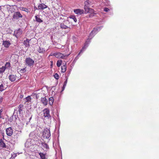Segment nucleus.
Here are the masks:
<instances>
[{"label":"nucleus","instance_id":"nucleus-37","mask_svg":"<svg viewBox=\"0 0 159 159\" xmlns=\"http://www.w3.org/2000/svg\"><path fill=\"white\" fill-rule=\"evenodd\" d=\"M66 86H65L64 85H63V86L62 88V91H63L64 90Z\"/></svg>","mask_w":159,"mask_h":159},{"label":"nucleus","instance_id":"nucleus-42","mask_svg":"<svg viewBox=\"0 0 159 159\" xmlns=\"http://www.w3.org/2000/svg\"><path fill=\"white\" fill-rule=\"evenodd\" d=\"M105 1H106V2H107V1H108V0H105Z\"/></svg>","mask_w":159,"mask_h":159},{"label":"nucleus","instance_id":"nucleus-21","mask_svg":"<svg viewBox=\"0 0 159 159\" xmlns=\"http://www.w3.org/2000/svg\"><path fill=\"white\" fill-rule=\"evenodd\" d=\"M35 18L36 21L38 22L41 23L43 22V20L39 18V16H35Z\"/></svg>","mask_w":159,"mask_h":159},{"label":"nucleus","instance_id":"nucleus-28","mask_svg":"<svg viewBox=\"0 0 159 159\" xmlns=\"http://www.w3.org/2000/svg\"><path fill=\"white\" fill-rule=\"evenodd\" d=\"M5 89L3 84H2L0 85V92H2Z\"/></svg>","mask_w":159,"mask_h":159},{"label":"nucleus","instance_id":"nucleus-39","mask_svg":"<svg viewBox=\"0 0 159 159\" xmlns=\"http://www.w3.org/2000/svg\"><path fill=\"white\" fill-rule=\"evenodd\" d=\"M20 98H23V96L22 95H20Z\"/></svg>","mask_w":159,"mask_h":159},{"label":"nucleus","instance_id":"nucleus-20","mask_svg":"<svg viewBox=\"0 0 159 159\" xmlns=\"http://www.w3.org/2000/svg\"><path fill=\"white\" fill-rule=\"evenodd\" d=\"M0 146L2 148H6V145L2 139H0Z\"/></svg>","mask_w":159,"mask_h":159},{"label":"nucleus","instance_id":"nucleus-16","mask_svg":"<svg viewBox=\"0 0 159 159\" xmlns=\"http://www.w3.org/2000/svg\"><path fill=\"white\" fill-rule=\"evenodd\" d=\"M66 64H65L61 67V72L64 73L66 72Z\"/></svg>","mask_w":159,"mask_h":159},{"label":"nucleus","instance_id":"nucleus-23","mask_svg":"<svg viewBox=\"0 0 159 159\" xmlns=\"http://www.w3.org/2000/svg\"><path fill=\"white\" fill-rule=\"evenodd\" d=\"M49 104L51 105L52 106V105L53 104V102L54 101V99L52 97H50L49 98Z\"/></svg>","mask_w":159,"mask_h":159},{"label":"nucleus","instance_id":"nucleus-26","mask_svg":"<svg viewBox=\"0 0 159 159\" xmlns=\"http://www.w3.org/2000/svg\"><path fill=\"white\" fill-rule=\"evenodd\" d=\"M62 61L61 60H58L57 62V65L58 67H60Z\"/></svg>","mask_w":159,"mask_h":159},{"label":"nucleus","instance_id":"nucleus-32","mask_svg":"<svg viewBox=\"0 0 159 159\" xmlns=\"http://www.w3.org/2000/svg\"><path fill=\"white\" fill-rule=\"evenodd\" d=\"M54 78L57 80L58 79L59 76L58 75L57 73H56L54 75Z\"/></svg>","mask_w":159,"mask_h":159},{"label":"nucleus","instance_id":"nucleus-19","mask_svg":"<svg viewBox=\"0 0 159 159\" xmlns=\"http://www.w3.org/2000/svg\"><path fill=\"white\" fill-rule=\"evenodd\" d=\"M29 40L27 39L26 40H24L23 42L25 46L26 47H28L29 46Z\"/></svg>","mask_w":159,"mask_h":159},{"label":"nucleus","instance_id":"nucleus-30","mask_svg":"<svg viewBox=\"0 0 159 159\" xmlns=\"http://www.w3.org/2000/svg\"><path fill=\"white\" fill-rule=\"evenodd\" d=\"M38 52L40 53H43L45 51L43 50V49H41L40 48L38 50Z\"/></svg>","mask_w":159,"mask_h":159},{"label":"nucleus","instance_id":"nucleus-17","mask_svg":"<svg viewBox=\"0 0 159 159\" xmlns=\"http://www.w3.org/2000/svg\"><path fill=\"white\" fill-rule=\"evenodd\" d=\"M60 27L62 29H68V30L70 31V28H69L66 25H65L64 23H61L60 25Z\"/></svg>","mask_w":159,"mask_h":159},{"label":"nucleus","instance_id":"nucleus-33","mask_svg":"<svg viewBox=\"0 0 159 159\" xmlns=\"http://www.w3.org/2000/svg\"><path fill=\"white\" fill-rule=\"evenodd\" d=\"M68 79V78L67 77H66V80H65V81L64 82V84H63V85H64L65 86H66V84H67V82Z\"/></svg>","mask_w":159,"mask_h":159},{"label":"nucleus","instance_id":"nucleus-9","mask_svg":"<svg viewBox=\"0 0 159 159\" xmlns=\"http://www.w3.org/2000/svg\"><path fill=\"white\" fill-rule=\"evenodd\" d=\"M6 131L7 135L10 136L12 135L13 133V130L11 127L7 128Z\"/></svg>","mask_w":159,"mask_h":159},{"label":"nucleus","instance_id":"nucleus-29","mask_svg":"<svg viewBox=\"0 0 159 159\" xmlns=\"http://www.w3.org/2000/svg\"><path fill=\"white\" fill-rule=\"evenodd\" d=\"M5 67L4 66H2V67L0 68V73H3L5 70Z\"/></svg>","mask_w":159,"mask_h":159},{"label":"nucleus","instance_id":"nucleus-35","mask_svg":"<svg viewBox=\"0 0 159 159\" xmlns=\"http://www.w3.org/2000/svg\"><path fill=\"white\" fill-rule=\"evenodd\" d=\"M104 11L106 12H107L109 11V9L105 7L104 9Z\"/></svg>","mask_w":159,"mask_h":159},{"label":"nucleus","instance_id":"nucleus-12","mask_svg":"<svg viewBox=\"0 0 159 159\" xmlns=\"http://www.w3.org/2000/svg\"><path fill=\"white\" fill-rule=\"evenodd\" d=\"M47 7V6L43 3L39 4L38 6V9L39 10H43Z\"/></svg>","mask_w":159,"mask_h":159},{"label":"nucleus","instance_id":"nucleus-11","mask_svg":"<svg viewBox=\"0 0 159 159\" xmlns=\"http://www.w3.org/2000/svg\"><path fill=\"white\" fill-rule=\"evenodd\" d=\"M2 44L5 48H8L9 46L11 44V43L9 41H3Z\"/></svg>","mask_w":159,"mask_h":159},{"label":"nucleus","instance_id":"nucleus-31","mask_svg":"<svg viewBox=\"0 0 159 159\" xmlns=\"http://www.w3.org/2000/svg\"><path fill=\"white\" fill-rule=\"evenodd\" d=\"M10 64L9 62H7L5 64V68H8L10 66Z\"/></svg>","mask_w":159,"mask_h":159},{"label":"nucleus","instance_id":"nucleus-24","mask_svg":"<svg viewBox=\"0 0 159 159\" xmlns=\"http://www.w3.org/2000/svg\"><path fill=\"white\" fill-rule=\"evenodd\" d=\"M39 154L40 155L41 158V159H45V155L43 153L40 152L39 153Z\"/></svg>","mask_w":159,"mask_h":159},{"label":"nucleus","instance_id":"nucleus-43","mask_svg":"<svg viewBox=\"0 0 159 159\" xmlns=\"http://www.w3.org/2000/svg\"><path fill=\"white\" fill-rule=\"evenodd\" d=\"M10 159H13V158L11 157Z\"/></svg>","mask_w":159,"mask_h":159},{"label":"nucleus","instance_id":"nucleus-14","mask_svg":"<svg viewBox=\"0 0 159 159\" xmlns=\"http://www.w3.org/2000/svg\"><path fill=\"white\" fill-rule=\"evenodd\" d=\"M41 101V102L45 106H46L48 104V100L45 97L42 98Z\"/></svg>","mask_w":159,"mask_h":159},{"label":"nucleus","instance_id":"nucleus-4","mask_svg":"<svg viewBox=\"0 0 159 159\" xmlns=\"http://www.w3.org/2000/svg\"><path fill=\"white\" fill-rule=\"evenodd\" d=\"M25 61L26 64L29 66H32L34 62V61L30 57L26 58Z\"/></svg>","mask_w":159,"mask_h":159},{"label":"nucleus","instance_id":"nucleus-3","mask_svg":"<svg viewBox=\"0 0 159 159\" xmlns=\"http://www.w3.org/2000/svg\"><path fill=\"white\" fill-rule=\"evenodd\" d=\"M43 136L44 138L48 139L51 136L50 130L47 128L45 129L43 133Z\"/></svg>","mask_w":159,"mask_h":159},{"label":"nucleus","instance_id":"nucleus-2","mask_svg":"<svg viewBox=\"0 0 159 159\" xmlns=\"http://www.w3.org/2000/svg\"><path fill=\"white\" fill-rule=\"evenodd\" d=\"M53 55L57 58H61L65 59L66 58L69 54L64 55L60 52H57L54 53Z\"/></svg>","mask_w":159,"mask_h":159},{"label":"nucleus","instance_id":"nucleus-25","mask_svg":"<svg viewBox=\"0 0 159 159\" xmlns=\"http://www.w3.org/2000/svg\"><path fill=\"white\" fill-rule=\"evenodd\" d=\"M31 97L30 96H28L25 99V101L26 102H29L31 101Z\"/></svg>","mask_w":159,"mask_h":159},{"label":"nucleus","instance_id":"nucleus-40","mask_svg":"<svg viewBox=\"0 0 159 159\" xmlns=\"http://www.w3.org/2000/svg\"><path fill=\"white\" fill-rule=\"evenodd\" d=\"M2 98H0V102H1V101L2 100Z\"/></svg>","mask_w":159,"mask_h":159},{"label":"nucleus","instance_id":"nucleus-6","mask_svg":"<svg viewBox=\"0 0 159 159\" xmlns=\"http://www.w3.org/2000/svg\"><path fill=\"white\" fill-rule=\"evenodd\" d=\"M43 116L47 119H49L51 117L49 113V110L48 109L45 108L43 110Z\"/></svg>","mask_w":159,"mask_h":159},{"label":"nucleus","instance_id":"nucleus-15","mask_svg":"<svg viewBox=\"0 0 159 159\" xmlns=\"http://www.w3.org/2000/svg\"><path fill=\"white\" fill-rule=\"evenodd\" d=\"M9 78L10 81L13 82L16 80V75H9Z\"/></svg>","mask_w":159,"mask_h":159},{"label":"nucleus","instance_id":"nucleus-18","mask_svg":"<svg viewBox=\"0 0 159 159\" xmlns=\"http://www.w3.org/2000/svg\"><path fill=\"white\" fill-rule=\"evenodd\" d=\"M24 106L22 104H20L18 107V111L20 114L21 113V112L22 111L23 108Z\"/></svg>","mask_w":159,"mask_h":159},{"label":"nucleus","instance_id":"nucleus-36","mask_svg":"<svg viewBox=\"0 0 159 159\" xmlns=\"http://www.w3.org/2000/svg\"><path fill=\"white\" fill-rule=\"evenodd\" d=\"M2 109H1L0 110V118H2Z\"/></svg>","mask_w":159,"mask_h":159},{"label":"nucleus","instance_id":"nucleus-41","mask_svg":"<svg viewBox=\"0 0 159 159\" xmlns=\"http://www.w3.org/2000/svg\"><path fill=\"white\" fill-rule=\"evenodd\" d=\"M1 6H0V10H1Z\"/></svg>","mask_w":159,"mask_h":159},{"label":"nucleus","instance_id":"nucleus-22","mask_svg":"<svg viewBox=\"0 0 159 159\" xmlns=\"http://www.w3.org/2000/svg\"><path fill=\"white\" fill-rule=\"evenodd\" d=\"M42 145L43 148H46V149L49 148V146L48 145L45 143H42Z\"/></svg>","mask_w":159,"mask_h":159},{"label":"nucleus","instance_id":"nucleus-8","mask_svg":"<svg viewBox=\"0 0 159 159\" xmlns=\"http://www.w3.org/2000/svg\"><path fill=\"white\" fill-rule=\"evenodd\" d=\"M22 30L19 29L14 31V35H15L16 37H19L22 34Z\"/></svg>","mask_w":159,"mask_h":159},{"label":"nucleus","instance_id":"nucleus-10","mask_svg":"<svg viewBox=\"0 0 159 159\" xmlns=\"http://www.w3.org/2000/svg\"><path fill=\"white\" fill-rule=\"evenodd\" d=\"M75 13L78 15H81L84 13V11L80 9H75L74 10Z\"/></svg>","mask_w":159,"mask_h":159},{"label":"nucleus","instance_id":"nucleus-5","mask_svg":"<svg viewBox=\"0 0 159 159\" xmlns=\"http://www.w3.org/2000/svg\"><path fill=\"white\" fill-rule=\"evenodd\" d=\"M22 15L19 12H15L13 14L12 20L13 19L14 20H17L19 18H22Z\"/></svg>","mask_w":159,"mask_h":159},{"label":"nucleus","instance_id":"nucleus-34","mask_svg":"<svg viewBox=\"0 0 159 159\" xmlns=\"http://www.w3.org/2000/svg\"><path fill=\"white\" fill-rule=\"evenodd\" d=\"M20 72L22 73H23L26 71V70L25 69V68H23L22 69H21L20 71Z\"/></svg>","mask_w":159,"mask_h":159},{"label":"nucleus","instance_id":"nucleus-13","mask_svg":"<svg viewBox=\"0 0 159 159\" xmlns=\"http://www.w3.org/2000/svg\"><path fill=\"white\" fill-rule=\"evenodd\" d=\"M89 43V42L88 43L87 41H86L84 43V46L82 48V49L80 51V52H79V54H78V56L81 53V52L84 51L85 50L86 48L88 46V45Z\"/></svg>","mask_w":159,"mask_h":159},{"label":"nucleus","instance_id":"nucleus-1","mask_svg":"<svg viewBox=\"0 0 159 159\" xmlns=\"http://www.w3.org/2000/svg\"><path fill=\"white\" fill-rule=\"evenodd\" d=\"M91 2L89 0H87L84 2V9L85 10V13H88V15L85 16L87 18L91 17L94 16V14L90 13V12H93V10L89 8V5L91 3Z\"/></svg>","mask_w":159,"mask_h":159},{"label":"nucleus","instance_id":"nucleus-27","mask_svg":"<svg viewBox=\"0 0 159 159\" xmlns=\"http://www.w3.org/2000/svg\"><path fill=\"white\" fill-rule=\"evenodd\" d=\"M70 18L72 19L75 22H76L77 21V20L76 18L74 16H71L70 17Z\"/></svg>","mask_w":159,"mask_h":159},{"label":"nucleus","instance_id":"nucleus-38","mask_svg":"<svg viewBox=\"0 0 159 159\" xmlns=\"http://www.w3.org/2000/svg\"><path fill=\"white\" fill-rule=\"evenodd\" d=\"M28 142H26L25 143V147H26V146L27 145V144H28Z\"/></svg>","mask_w":159,"mask_h":159},{"label":"nucleus","instance_id":"nucleus-7","mask_svg":"<svg viewBox=\"0 0 159 159\" xmlns=\"http://www.w3.org/2000/svg\"><path fill=\"white\" fill-rule=\"evenodd\" d=\"M99 28H94L93 30L91 32L89 36V39H91L93 36L97 33V31Z\"/></svg>","mask_w":159,"mask_h":159}]
</instances>
